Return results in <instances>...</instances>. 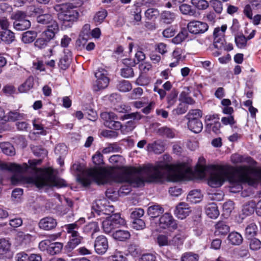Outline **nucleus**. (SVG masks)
<instances>
[{
	"instance_id": "c756f323",
	"label": "nucleus",
	"mask_w": 261,
	"mask_h": 261,
	"mask_svg": "<svg viewBox=\"0 0 261 261\" xmlns=\"http://www.w3.org/2000/svg\"><path fill=\"white\" fill-rule=\"evenodd\" d=\"M164 209L159 205H154L148 207L147 213L152 218H156L164 213Z\"/></svg>"
},
{
	"instance_id": "5701e85b",
	"label": "nucleus",
	"mask_w": 261,
	"mask_h": 261,
	"mask_svg": "<svg viewBox=\"0 0 261 261\" xmlns=\"http://www.w3.org/2000/svg\"><path fill=\"white\" fill-rule=\"evenodd\" d=\"M185 239L184 236L181 234H176L169 240V246L173 247L175 249H179L182 246Z\"/></svg>"
},
{
	"instance_id": "6e6d98bb",
	"label": "nucleus",
	"mask_w": 261,
	"mask_h": 261,
	"mask_svg": "<svg viewBox=\"0 0 261 261\" xmlns=\"http://www.w3.org/2000/svg\"><path fill=\"white\" fill-rule=\"evenodd\" d=\"M34 128L36 130H39L38 134L41 135H45V131L39 119H36L33 120L32 122Z\"/></svg>"
},
{
	"instance_id": "412c9836",
	"label": "nucleus",
	"mask_w": 261,
	"mask_h": 261,
	"mask_svg": "<svg viewBox=\"0 0 261 261\" xmlns=\"http://www.w3.org/2000/svg\"><path fill=\"white\" fill-rule=\"evenodd\" d=\"M229 230V226L223 221H219L215 225V236H225Z\"/></svg>"
},
{
	"instance_id": "4468645a",
	"label": "nucleus",
	"mask_w": 261,
	"mask_h": 261,
	"mask_svg": "<svg viewBox=\"0 0 261 261\" xmlns=\"http://www.w3.org/2000/svg\"><path fill=\"white\" fill-rule=\"evenodd\" d=\"M190 212L189 205L185 202H180L176 206L174 214L178 219H184L189 215Z\"/></svg>"
},
{
	"instance_id": "49530a36",
	"label": "nucleus",
	"mask_w": 261,
	"mask_h": 261,
	"mask_svg": "<svg viewBox=\"0 0 261 261\" xmlns=\"http://www.w3.org/2000/svg\"><path fill=\"white\" fill-rule=\"evenodd\" d=\"M1 147L5 154L10 156L15 154V149L11 144L9 143H2L1 144Z\"/></svg>"
},
{
	"instance_id": "4c0bfd02",
	"label": "nucleus",
	"mask_w": 261,
	"mask_h": 261,
	"mask_svg": "<svg viewBox=\"0 0 261 261\" xmlns=\"http://www.w3.org/2000/svg\"><path fill=\"white\" fill-rule=\"evenodd\" d=\"M117 88L120 92H126L129 91L132 89V85L129 81L122 80L118 82L117 85Z\"/></svg>"
},
{
	"instance_id": "a19ab883",
	"label": "nucleus",
	"mask_w": 261,
	"mask_h": 261,
	"mask_svg": "<svg viewBox=\"0 0 261 261\" xmlns=\"http://www.w3.org/2000/svg\"><path fill=\"white\" fill-rule=\"evenodd\" d=\"M220 127L221 124L219 121L218 122L214 123V124L209 123L206 124L205 129L209 133H211L212 132H213L216 134H218L220 133Z\"/></svg>"
},
{
	"instance_id": "f3484780",
	"label": "nucleus",
	"mask_w": 261,
	"mask_h": 261,
	"mask_svg": "<svg viewBox=\"0 0 261 261\" xmlns=\"http://www.w3.org/2000/svg\"><path fill=\"white\" fill-rule=\"evenodd\" d=\"M57 222L56 219L52 217H47L40 220L39 223L41 229L49 230L56 227Z\"/></svg>"
},
{
	"instance_id": "13d9d810",
	"label": "nucleus",
	"mask_w": 261,
	"mask_h": 261,
	"mask_svg": "<svg viewBox=\"0 0 261 261\" xmlns=\"http://www.w3.org/2000/svg\"><path fill=\"white\" fill-rule=\"evenodd\" d=\"M87 232H91L92 234L98 232L99 230L98 224L96 222H92L87 224L85 228Z\"/></svg>"
},
{
	"instance_id": "7c9ffc66",
	"label": "nucleus",
	"mask_w": 261,
	"mask_h": 261,
	"mask_svg": "<svg viewBox=\"0 0 261 261\" xmlns=\"http://www.w3.org/2000/svg\"><path fill=\"white\" fill-rule=\"evenodd\" d=\"M37 21L42 24H52V22H56L53 20L51 15L49 14H42L37 17Z\"/></svg>"
},
{
	"instance_id": "39448f33",
	"label": "nucleus",
	"mask_w": 261,
	"mask_h": 261,
	"mask_svg": "<svg viewBox=\"0 0 261 261\" xmlns=\"http://www.w3.org/2000/svg\"><path fill=\"white\" fill-rule=\"evenodd\" d=\"M84 222V218H81L79 221L65 225L67 233L70 234V240L67 244L70 249H73L81 243L83 237L80 235L77 229L79 227V223H83Z\"/></svg>"
},
{
	"instance_id": "603ef678",
	"label": "nucleus",
	"mask_w": 261,
	"mask_h": 261,
	"mask_svg": "<svg viewBox=\"0 0 261 261\" xmlns=\"http://www.w3.org/2000/svg\"><path fill=\"white\" fill-rule=\"evenodd\" d=\"M210 4L215 13L221 14L223 11V4L219 0H211Z\"/></svg>"
},
{
	"instance_id": "2f4dec72",
	"label": "nucleus",
	"mask_w": 261,
	"mask_h": 261,
	"mask_svg": "<svg viewBox=\"0 0 261 261\" xmlns=\"http://www.w3.org/2000/svg\"><path fill=\"white\" fill-rule=\"evenodd\" d=\"M37 37V33L34 31H28L22 35L21 40L24 43H30L34 41Z\"/></svg>"
},
{
	"instance_id": "4be33fe9",
	"label": "nucleus",
	"mask_w": 261,
	"mask_h": 261,
	"mask_svg": "<svg viewBox=\"0 0 261 261\" xmlns=\"http://www.w3.org/2000/svg\"><path fill=\"white\" fill-rule=\"evenodd\" d=\"M231 161L234 164L246 162L250 165H254L256 162L250 156L244 157L239 154H233L231 156Z\"/></svg>"
},
{
	"instance_id": "4d7b16f0",
	"label": "nucleus",
	"mask_w": 261,
	"mask_h": 261,
	"mask_svg": "<svg viewBox=\"0 0 261 261\" xmlns=\"http://www.w3.org/2000/svg\"><path fill=\"white\" fill-rule=\"evenodd\" d=\"M249 247L253 251L259 250L261 248V241L256 238L251 239L249 242Z\"/></svg>"
},
{
	"instance_id": "8fccbe9b",
	"label": "nucleus",
	"mask_w": 261,
	"mask_h": 261,
	"mask_svg": "<svg viewBox=\"0 0 261 261\" xmlns=\"http://www.w3.org/2000/svg\"><path fill=\"white\" fill-rule=\"evenodd\" d=\"M191 4L199 10H205L209 6L206 0H191Z\"/></svg>"
},
{
	"instance_id": "393cba45",
	"label": "nucleus",
	"mask_w": 261,
	"mask_h": 261,
	"mask_svg": "<svg viewBox=\"0 0 261 261\" xmlns=\"http://www.w3.org/2000/svg\"><path fill=\"white\" fill-rule=\"evenodd\" d=\"M176 15L170 11H163L161 13V19L165 23L170 24L174 21Z\"/></svg>"
},
{
	"instance_id": "72a5a7b5",
	"label": "nucleus",
	"mask_w": 261,
	"mask_h": 261,
	"mask_svg": "<svg viewBox=\"0 0 261 261\" xmlns=\"http://www.w3.org/2000/svg\"><path fill=\"white\" fill-rule=\"evenodd\" d=\"M130 233L127 230H118L113 233V237L117 240L123 241L130 237Z\"/></svg>"
},
{
	"instance_id": "e2e57ef3",
	"label": "nucleus",
	"mask_w": 261,
	"mask_h": 261,
	"mask_svg": "<svg viewBox=\"0 0 261 261\" xmlns=\"http://www.w3.org/2000/svg\"><path fill=\"white\" fill-rule=\"evenodd\" d=\"M93 163L96 165H100L103 164V155L101 152L97 151L92 156Z\"/></svg>"
},
{
	"instance_id": "774afa93",
	"label": "nucleus",
	"mask_w": 261,
	"mask_h": 261,
	"mask_svg": "<svg viewBox=\"0 0 261 261\" xmlns=\"http://www.w3.org/2000/svg\"><path fill=\"white\" fill-rule=\"evenodd\" d=\"M220 120L219 115L217 114L213 115H207L205 116V121L206 124L209 123L214 124V123L219 121Z\"/></svg>"
},
{
	"instance_id": "a211bd4d",
	"label": "nucleus",
	"mask_w": 261,
	"mask_h": 261,
	"mask_svg": "<svg viewBox=\"0 0 261 261\" xmlns=\"http://www.w3.org/2000/svg\"><path fill=\"white\" fill-rule=\"evenodd\" d=\"M26 118V115L20 113L18 110L10 111L6 116H4L3 120L5 121H16L17 120H24Z\"/></svg>"
},
{
	"instance_id": "bb28decb",
	"label": "nucleus",
	"mask_w": 261,
	"mask_h": 261,
	"mask_svg": "<svg viewBox=\"0 0 261 261\" xmlns=\"http://www.w3.org/2000/svg\"><path fill=\"white\" fill-rule=\"evenodd\" d=\"M139 69L141 71V75L136 80V84L140 86H145L149 83V80L148 77L144 76L142 74L145 73L147 71H149V68H147L146 66H139Z\"/></svg>"
},
{
	"instance_id": "bf43d9fd",
	"label": "nucleus",
	"mask_w": 261,
	"mask_h": 261,
	"mask_svg": "<svg viewBox=\"0 0 261 261\" xmlns=\"http://www.w3.org/2000/svg\"><path fill=\"white\" fill-rule=\"evenodd\" d=\"M121 75L125 78H129L134 76V71L131 66H125L121 70Z\"/></svg>"
},
{
	"instance_id": "aec40b11",
	"label": "nucleus",
	"mask_w": 261,
	"mask_h": 261,
	"mask_svg": "<svg viewBox=\"0 0 261 261\" xmlns=\"http://www.w3.org/2000/svg\"><path fill=\"white\" fill-rule=\"evenodd\" d=\"M147 150L148 152H153L155 154H160L164 151L165 147L162 141H156L152 143L148 144L147 146Z\"/></svg>"
},
{
	"instance_id": "de8ad7c7",
	"label": "nucleus",
	"mask_w": 261,
	"mask_h": 261,
	"mask_svg": "<svg viewBox=\"0 0 261 261\" xmlns=\"http://www.w3.org/2000/svg\"><path fill=\"white\" fill-rule=\"evenodd\" d=\"M247 41L246 37L243 34L238 35L235 37V42L238 48H245L247 45Z\"/></svg>"
},
{
	"instance_id": "6e6552de",
	"label": "nucleus",
	"mask_w": 261,
	"mask_h": 261,
	"mask_svg": "<svg viewBox=\"0 0 261 261\" xmlns=\"http://www.w3.org/2000/svg\"><path fill=\"white\" fill-rule=\"evenodd\" d=\"M12 18L14 20V28L17 31H23L31 27V22L27 19L24 12L17 11L12 16Z\"/></svg>"
},
{
	"instance_id": "69168bd1",
	"label": "nucleus",
	"mask_w": 261,
	"mask_h": 261,
	"mask_svg": "<svg viewBox=\"0 0 261 261\" xmlns=\"http://www.w3.org/2000/svg\"><path fill=\"white\" fill-rule=\"evenodd\" d=\"M188 109V107L185 103L182 102L178 105L177 107L174 109L173 112L177 115H181L185 113Z\"/></svg>"
},
{
	"instance_id": "58836bf2",
	"label": "nucleus",
	"mask_w": 261,
	"mask_h": 261,
	"mask_svg": "<svg viewBox=\"0 0 261 261\" xmlns=\"http://www.w3.org/2000/svg\"><path fill=\"white\" fill-rule=\"evenodd\" d=\"M179 9L180 12L184 15L194 16L196 13L195 10L193 9L190 5L187 4H181Z\"/></svg>"
},
{
	"instance_id": "5fc2aeb1",
	"label": "nucleus",
	"mask_w": 261,
	"mask_h": 261,
	"mask_svg": "<svg viewBox=\"0 0 261 261\" xmlns=\"http://www.w3.org/2000/svg\"><path fill=\"white\" fill-rule=\"evenodd\" d=\"M255 207V203L253 201H250L247 204L244 205L243 208V213L246 215H249L253 213L254 207Z\"/></svg>"
},
{
	"instance_id": "f8f14e48",
	"label": "nucleus",
	"mask_w": 261,
	"mask_h": 261,
	"mask_svg": "<svg viewBox=\"0 0 261 261\" xmlns=\"http://www.w3.org/2000/svg\"><path fill=\"white\" fill-rule=\"evenodd\" d=\"M159 221V225L162 229H175L177 227L176 221L169 213H165L162 215Z\"/></svg>"
},
{
	"instance_id": "680f3d73",
	"label": "nucleus",
	"mask_w": 261,
	"mask_h": 261,
	"mask_svg": "<svg viewBox=\"0 0 261 261\" xmlns=\"http://www.w3.org/2000/svg\"><path fill=\"white\" fill-rule=\"evenodd\" d=\"M119 147L116 144H110L106 147H105L101 150V153L104 154L110 153L118 151Z\"/></svg>"
},
{
	"instance_id": "6ab92c4d",
	"label": "nucleus",
	"mask_w": 261,
	"mask_h": 261,
	"mask_svg": "<svg viewBox=\"0 0 261 261\" xmlns=\"http://www.w3.org/2000/svg\"><path fill=\"white\" fill-rule=\"evenodd\" d=\"M59 31L57 22H52V24L47 25V29L43 32V35L49 41L53 39Z\"/></svg>"
},
{
	"instance_id": "1a4fd4ad",
	"label": "nucleus",
	"mask_w": 261,
	"mask_h": 261,
	"mask_svg": "<svg viewBox=\"0 0 261 261\" xmlns=\"http://www.w3.org/2000/svg\"><path fill=\"white\" fill-rule=\"evenodd\" d=\"M101 118L105 121V125L108 127L116 130L119 129L121 127V123L116 121L118 118L113 112H103L101 114Z\"/></svg>"
},
{
	"instance_id": "9d476101",
	"label": "nucleus",
	"mask_w": 261,
	"mask_h": 261,
	"mask_svg": "<svg viewBox=\"0 0 261 261\" xmlns=\"http://www.w3.org/2000/svg\"><path fill=\"white\" fill-rule=\"evenodd\" d=\"M105 200H98L93 204L92 210V213L95 212L98 215L101 214L109 215L114 212V207L113 205H106Z\"/></svg>"
},
{
	"instance_id": "f03ea898",
	"label": "nucleus",
	"mask_w": 261,
	"mask_h": 261,
	"mask_svg": "<svg viewBox=\"0 0 261 261\" xmlns=\"http://www.w3.org/2000/svg\"><path fill=\"white\" fill-rule=\"evenodd\" d=\"M41 162L39 160H29L30 167L27 164L20 166L9 163L4 165L3 168L15 173L11 178L12 184L15 185L21 183L31 184L37 188L65 186V181L56 177L49 169L36 168V166Z\"/></svg>"
},
{
	"instance_id": "3c124183",
	"label": "nucleus",
	"mask_w": 261,
	"mask_h": 261,
	"mask_svg": "<svg viewBox=\"0 0 261 261\" xmlns=\"http://www.w3.org/2000/svg\"><path fill=\"white\" fill-rule=\"evenodd\" d=\"M124 161L123 158L118 154L113 155L109 158V162L112 164L116 166V167H119L123 164Z\"/></svg>"
},
{
	"instance_id": "2eb2a0df",
	"label": "nucleus",
	"mask_w": 261,
	"mask_h": 261,
	"mask_svg": "<svg viewBox=\"0 0 261 261\" xmlns=\"http://www.w3.org/2000/svg\"><path fill=\"white\" fill-rule=\"evenodd\" d=\"M11 243L5 239H0V258H10L12 256L10 251Z\"/></svg>"
},
{
	"instance_id": "9b49d317",
	"label": "nucleus",
	"mask_w": 261,
	"mask_h": 261,
	"mask_svg": "<svg viewBox=\"0 0 261 261\" xmlns=\"http://www.w3.org/2000/svg\"><path fill=\"white\" fill-rule=\"evenodd\" d=\"M187 29L191 34L198 35L203 34L207 31L208 29V25L206 22L198 20H193L188 23Z\"/></svg>"
},
{
	"instance_id": "864d4df0",
	"label": "nucleus",
	"mask_w": 261,
	"mask_h": 261,
	"mask_svg": "<svg viewBox=\"0 0 261 261\" xmlns=\"http://www.w3.org/2000/svg\"><path fill=\"white\" fill-rule=\"evenodd\" d=\"M158 133L160 135L168 138H172L174 137V133L173 130L167 127H162L159 129Z\"/></svg>"
},
{
	"instance_id": "423d86ee",
	"label": "nucleus",
	"mask_w": 261,
	"mask_h": 261,
	"mask_svg": "<svg viewBox=\"0 0 261 261\" xmlns=\"http://www.w3.org/2000/svg\"><path fill=\"white\" fill-rule=\"evenodd\" d=\"M96 78V81L93 85V90L94 91H98L105 89L108 86L109 79L107 77L108 71L102 67H99L94 72Z\"/></svg>"
},
{
	"instance_id": "473e14b6",
	"label": "nucleus",
	"mask_w": 261,
	"mask_h": 261,
	"mask_svg": "<svg viewBox=\"0 0 261 261\" xmlns=\"http://www.w3.org/2000/svg\"><path fill=\"white\" fill-rule=\"evenodd\" d=\"M108 15L107 11L102 9L95 13L93 17V20L96 25L101 24Z\"/></svg>"
},
{
	"instance_id": "b1692460",
	"label": "nucleus",
	"mask_w": 261,
	"mask_h": 261,
	"mask_svg": "<svg viewBox=\"0 0 261 261\" xmlns=\"http://www.w3.org/2000/svg\"><path fill=\"white\" fill-rule=\"evenodd\" d=\"M15 38L14 33L11 31L6 29L2 32L0 42L3 41L6 44H10L14 41Z\"/></svg>"
},
{
	"instance_id": "c9c22d12",
	"label": "nucleus",
	"mask_w": 261,
	"mask_h": 261,
	"mask_svg": "<svg viewBox=\"0 0 261 261\" xmlns=\"http://www.w3.org/2000/svg\"><path fill=\"white\" fill-rule=\"evenodd\" d=\"M63 248V244L59 242L51 243L47 248V252L50 255H55L59 253Z\"/></svg>"
},
{
	"instance_id": "a18cd8bd",
	"label": "nucleus",
	"mask_w": 261,
	"mask_h": 261,
	"mask_svg": "<svg viewBox=\"0 0 261 261\" xmlns=\"http://www.w3.org/2000/svg\"><path fill=\"white\" fill-rule=\"evenodd\" d=\"M64 55L60 60L61 65H69L72 60V53L68 49H65L64 51Z\"/></svg>"
},
{
	"instance_id": "0eeeda50",
	"label": "nucleus",
	"mask_w": 261,
	"mask_h": 261,
	"mask_svg": "<svg viewBox=\"0 0 261 261\" xmlns=\"http://www.w3.org/2000/svg\"><path fill=\"white\" fill-rule=\"evenodd\" d=\"M125 224V220L118 214H115L108 217L102 222V226L103 231L110 233L113 229Z\"/></svg>"
},
{
	"instance_id": "ddd939ff",
	"label": "nucleus",
	"mask_w": 261,
	"mask_h": 261,
	"mask_svg": "<svg viewBox=\"0 0 261 261\" xmlns=\"http://www.w3.org/2000/svg\"><path fill=\"white\" fill-rule=\"evenodd\" d=\"M94 247L97 254L101 255L105 254L109 247L107 238L102 235L98 236L95 240Z\"/></svg>"
},
{
	"instance_id": "0e129e2a",
	"label": "nucleus",
	"mask_w": 261,
	"mask_h": 261,
	"mask_svg": "<svg viewBox=\"0 0 261 261\" xmlns=\"http://www.w3.org/2000/svg\"><path fill=\"white\" fill-rule=\"evenodd\" d=\"M49 42V40L46 38H39L35 42V45L36 47L42 49L45 48Z\"/></svg>"
},
{
	"instance_id": "dca6fc26",
	"label": "nucleus",
	"mask_w": 261,
	"mask_h": 261,
	"mask_svg": "<svg viewBox=\"0 0 261 261\" xmlns=\"http://www.w3.org/2000/svg\"><path fill=\"white\" fill-rule=\"evenodd\" d=\"M52 55L53 49L50 48L46 55L34 61L33 65H55V62L54 60H47V58H49Z\"/></svg>"
},
{
	"instance_id": "e433bc0d",
	"label": "nucleus",
	"mask_w": 261,
	"mask_h": 261,
	"mask_svg": "<svg viewBox=\"0 0 261 261\" xmlns=\"http://www.w3.org/2000/svg\"><path fill=\"white\" fill-rule=\"evenodd\" d=\"M34 85V79L32 76L29 77L25 82L18 88L20 92H26L33 88Z\"/></svg>"
},
{
	"instance_id": "338daca9",
	"label": "nucleus",
	"mask_w": 261,
	"mask_h": 261,
	"mask_svg": "<svg viewBox=\"0 0 261 261\" xmlns=\"http://www.w3.org/2000/svg\"><path fill=\"white\" fill-rule=\"evenodd\" d=\"M225 38L214 39L213 46L216 49L222 50L225 42Z\"/></svg>"
},
{
	"instance_id": "f704fd0d",
	"label": "nucleus",
	"mask_w": 261,
	"mask_h": 261,
	"mask_svg": "<svg viewBox=\"0 0 261 261\" xmlns=\"http://www.w3.org/2000/svg\"><path fill=\"white\" fill-rule=\"evenodd\" d=\"M202 116V112L199 109L191 110L186 116L188 121L200 120Z\"/></svg>"
},
{
	"instance_id": "f257e3e1",
	"label": "nucleus",
	"mask_w": 261,
	"mask_h": 261,
	"mask_svg": "<svg viewBox=\"0 0 261 261\" xmlns=\"http://www.w3.org/2000/svg\"><path fill=\"white\" fill-rule=\"evenodd\" d=\"M192 169L188 163L169 164L165 161L149 164L139 169L126 168L120 172L113 168H93L84 171L77 177V181L83 186H89L92 181L98 185L111 184L113 182L125 183L122 186L119 194H128L132 186L138 187L144 181L163 182L165 180H176L191 173Z\"/></svg>"
},
{
	"instance_id": "ea45409f",
	"label": "nucleus",
	"mask_w": 261,
	"mask_h": 261,
	"mask_svg": "<svg viewBox=\"0 0 261 261\" xmlns=\"http://www.w3.org/2000/svg\"><path fill=\"white\" fill-rule=\"evenodd\" d=\"M227 29V25L223 24L221 28H216L213 32L214 39L225 38V32Z\"/></svg>"
},
{
	"instance_id": "a878e982",
	"label": "nucleus",
	"mask_w": 261,
	"mask_h": 261,
	"mask_svg": "<svg viewBox=\"0 0 261 261\" xmlns=\"http://www.w3.org/2000/svg\"><path fill=\"white\" fill-rule=\"evenodd\" d=\"M205 213L212 219L217 218L219 215L218 207L215 203H210L206 206Z\"/></svg>"
},
{
	"instance_id": "052dcab7",
	"label": "nucleus",
	"mask_w": 261,
	"mask_h": 261,
	"mask_svg": "<svg viewBox=\"0 0 261 261\" xmlns=\"http://www.w3.org/2000/svg\"><path fill=\"white\" fill-rule=\"evenodd\" d=\"M158 14L159 11L157 9L154 8H149L145 13V17L148 19H154L156 18Z\"/></svg>"
},
{
	"instance_id": "c03bdc74",
	"label": "nucleus",
	"mask_w": 261,
	"mask_h": 261,
	"mask_svg": "<svg viewBox=\"0 0 261 261\" xmlns=\"http://www.w3.org/2000/svg\"><path fill=\"white\" fill-rule=\"evenodd\" d=\"M182 50L180 48H176L172 53L173 59L174 60L170 63L169 65H176L180 61H182L184 57L181 55Z\"/></svg>"
},
{
	"instance_id": "7ed1b4c3",
	"label": "nucleus",
	"mask_w": 261,
	"mask_h": 261,
	"mask_svg": "<svg viewBox=\"0 0 261 261\" xmlns=\"http://www.w3.org/2000/svg\"><path fill=\"white\" fill-rule=\"evenodd\" d=\"M197 166L201 176H205L207 172L210 175L208 179V184L213 188L219 187L222 185L225 180H228L232 185L231 191L235 192L242 189V183L251 184V178L250 176V168L247 166L239 167L237 170L229 165H211L206 166L203 157H200Z\"/></svg>"
},
{
	"instance_id": "cd10ccee",
	"label": "nucleus",
	"mask_w": 261,
	"mask_h": 261,
	"mask_svg": "<svg viewBox=\"0 0 261 261\" xmlns=\"http://www.w3.org/2000/svg\"><path fill=\"white\" fill-rule=\"evenodd\" d=\"M188 127L192 132L197 134L202 130L203 124L201 120H191L188 121Z\"/></svg>"
},
{
	"instance_id": "79ce46f5",
	"label": "nucleus",
	"mask_w": 261,
	"mask_h": 261,
	"mask_svg": "<svg viewBox=\"0 0 261 261\" xmlns=\"http://www.w3.org/2000/svg\"><path fill=\"white\" fill-rule=\"evenodd\" d=\"M188 32L186 29H182L175 37L172 39L174 44H180L188 37Z\"/></svg>"
},
{
	"instance_id": "c85d7f7f",
	"label": "nucleus",
	"mask_w": 261,
	"mask_h": 261,
	"mask_svg": "<svg viewBox=\"0 0 261 261\" xmlns=\"http://www.w3.org/2000/svg\"><path fill=\"white\" fill-rule=\"evenodd\" d=\"M228 239L229 242L233 245H240L243 240L242 235L236 231H232L230 233Z\"/></svg>"
},
{
	"instance_id": "09e8293b",
	"label": "nucleus",
	"mask_w": 261,
	"mask_h": 261,
	"mask_svg": "<svg viewBox=\"0 0 261 261\" xmlns=\"http://www.w3.org/2000/svg\"><path fill=\"white\" fill-rule=\"evenodd\" d=\"M199 255L192 252L184 253L181 257V261H198Z\"/></svg>"
},
{
	"instance_id": "37998d69",
	"label": "nucleus",
	"mask_w": 261,
	"mask_h": 261,
	"mask_svg": "<svg viewBox=\"0 0 261 261\" xmlns=\"http://www.w3.org/2000/svg\"><path fill=\"white\" fill-rule=\"evenodd\" d=\"M257 227L254 223L249 224L245 229V236L247 237H252L257 233Z\"/></svg>"
},
{
	"instance_id": "20e7f679",
	"label": "nucleus",
	"mask_w": 261,
	"mask_h": 261,
	"mask_svg": "<svg viewBox=\"0 0 261 261\" xmlns=\"http://www.w3.org/2000/svg\"><path fill=\"white\" fill-rule=\"evenodd\" d=\"M70 5V4L58 5L55 7L57 11L61 10V12L58 14V17L62 23V28L64 29L71 27L74 22L76 21L79 17V12Z\"/></svg>"
}]
</instances>
